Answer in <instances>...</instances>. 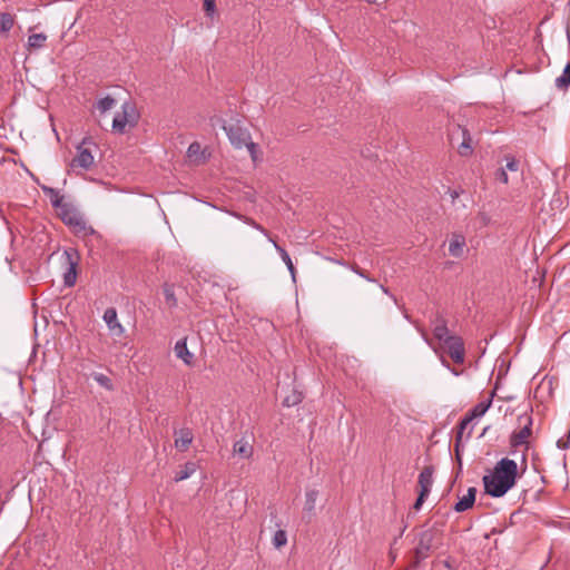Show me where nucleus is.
I'll use <instances>...</instances> for the list:
<instances>
[{
	"mask_svg": "<svg viewBox=\"0 0 570 570\" xmlns=\"http://www.w3.org/2000/svg\"><path fill=\"white\" fill-rule=\"evenodd\" d=\"M517 478V462L503 458L497 462L490 474L483 476L484 492L492 498H501L515 485Z\"/></svg>",
	"mask_w": 570,
	"mask_h": 570,
	"instance_id": "f257e3e1",
	"label": "nucleus"
},
{
	"mask_svg": "<svg viewBox=\"0 0 570 570\" xmlns=\"http://www.w3.org/2000/svg\"><path fill=\"white\" fill-rule=\"evenodd\" d=\"M76 150V156L69 165L70 168L73 171L90 170L95 165V153L98 150V146L92 138L85 137L81 142L77 145Z\"/></svg>",
	"mask_w": 570,
	"mask_h": 570,
	"instance_id": "f03ea898",
	"label": "nucleus"
},
{
	"mask_svg": "<svg viewBox=\"0 0 570 570\" xmlns=\"http://www.w3.org/2000/svg\"><path fill=\"white\" fill-rule=\"evenodd\" d=\"M59 217L61 220L75 228V232L77 234L82 233L83 236L87 235H94L95 230L91 226H88L83 217L80 215V213L73 207L72 204L66 203L62 207L59 209Z\"/></svg>",
	"mask_w": 570,
	"mask_h": 570,
	"instance_id": "7ed1b4c3",
	"label": "nucleus"
},
{
	"mask_svg": "<svg viewBox=\"0 0 570 570\" xmlns=\"http://www.w3.org/2000/svg\"><path fill=\"white\" fill-rule=\"evenodd\" d=\"M218 121L223 124L222 127L235 148L242 149L252 138L247 128H245L239 120L228 125H226L223 119H218Z\"/></svg>",
	"mask_w": 570,
	"mask_h": 570,
	"instance_id": "20e7f679",
	"label": "nucleus"
},
{
	"mask_svg": "<svg viewBox=\"0 0 570 570\" xmlns=\"http://www.w3.org/2000/svg\"><path fill=\"white\" fill-rule=\"evenodd\" d=\"M137 120L135 106L126 101L121 106V112H117L112 120V129L118 134H124L128 124L135 125Z\"/></svg>",
	"mask_w": 570,
	"mask_h": 570,
	"instance_id": "39448f33",
	"label": "nucleus"
},
{
	"mask_svg": "<svg viewBox=\"0 0 570 570\" xmlns=\"http://www.w3.org/2000/svg\"><path fill=\"white\" fill-rule=\"evenodd\" d=\"M63 256L66 257V262L68 264V268L63 274V283L66 286L71 287L75 285L77 279V265H78V254L75 249H66L63 252Z\"/></svg>",
	"mask_w": 570,
	"mask_h": 570,
	"instance_id": "423d86ee",
	"label": "nucleus"
},
{
	"mask_svg": "<svg viewBox=\"0 0 570 570\" xmlns=\"http://www.w3.org/2000/svg\"><path fill=\"white\" fill-rule=\"evenodd\" d=\"M441 346L455 363L461 364L464 362V345L461 337L453 335Z\"/></svg>",
	"mask_w": 570,
	"mask_h": 570,
	"instance_id": "0eeeda50",
	"label": "nucleus"
},
{
	"mask_svg": "<svg viewBox=\"0 0 570 570\" xmlns=\"http://www.w3.org/2000/svg\"><path fill=\"white\" fill-rule=\"evenodd\" d=\"M520 421L524 422V425L511 435V445L514 448L521 446L527 443L531 434L532 419L528 415L520 416Z\"/></svg>",
	"mask_w": 570,
	"mask_h": 570,
	"instance_id": "6e6552de",
	"label": "nucleus"
},
{
	"mask_svg": "<svg viewBox=\"0 0 570 570\" xmlns=\"http://www.w3.org/2000/svg\"><path fill=\"white\" fill-rule=\"evenodd\" d=\"M175 446L179 451H186L194 440V435L190 429L181 428L175 431Z\"/></svg>",
	"mask_w": 570,
	"mask_h": 570,
	"instance_id": "1a4fd4ad",
	"label": "nucleus"
},
{
	"mask_svg": "<svg viewBox=\"0 0 570 570\" xmlns=\"http://www.w3.org/2000/svg\"><path fill=\"white\" fill-rule=\"evenodd\" d=\"M433 473L434 469L433 466L429 465L425 466L421 473L419 474V487L420 492H424L430 494L432 485H433Z\"/></svg>",
	"mask_w": 570,
	"mask_h": 570,
	"instance_id": "9d476101",
	"label": "nucleus"
},
{
	"mask_svg": "<svg viewBox=\"0 0 570 570\" xmlns=\"http://www.w3.org/2000/svg\"><path fill=\"white\" fill-rule=\"evenodd\" d=\"M465 247V237L461 234L454 233L451 237L450 244H449V253L451 256L455 258H460L463 256Z\"/></svg>",
	"mask_w": 570,
	"mask_h": 570,
	"instance_id": "9b49d317",
	"label": "nucleus"
},
{
	"mask_svg": "<svg viewBox=\"0 0 570 570\" xmlns=\"http://www.w3.org/2000/svg\"><path fill=\"white\" fill-rule=\"evenodd\" d=\"M174 351L176 356L183 360L186 365H190L193 363L194 355L187 347L186 338L178 340L175 344Z\"/></svg>",
	"mask_w": 570,
	"mask_h": 570,
	"instance_id": "f8f14e48",
	"label": "nucleus"
},
{
	"mask_svg": "<svg viewBox=\"0 0 570 570\" xmlns=\"http://www.w3.org/2000/svg\"><path fill=\"white\" fill-rule=\"evenodd\" d=\"M476 489L469 488L468 493L463 495L454 505L456 512H464L473 507L475 501Z\"/></svg>",
	"mask_w": 570,
	"mask_h": 570,
	"instance_id": "ddd939ff",
	"label": "nucleus"
},
{
	"mask_svg": "<svg viewBox=\"0 0 570 570\" xmlns=\"http://www.w3.org/2000/svg\"><path fill=\"white\" fill-rule=\"evenodd\" d=\"M41 189L49 197L51 206L55 209L58 210L60 207H62L66 204L65 197L59 193L58 189L46 186V185H42Z\"/></svg>",
	"mask_w": 570,
	"mask_h": 570,
	"instance_id": "4468645a",
	"label": "nucleus"
},
{
	"mask_svg": "<svg viewBox=\"0 0 570 570\" xmlns=\"http://www.w3.org/2000/svg\"><path fill=\"white\" fill-rule=\"evenodd\" d=\"M432 547V534L430 532L422 533L416 547V554L425 558Z\"/></svg>",
	"mask_w": 570,
	"mask_h": 570,
	"instance_id": "2eb2a0df",
	"label": "nucleus"
},
{
	"mask_svg": "<svg viewBox=\"0 0 570 570\" xmlns=\"http://www.w3.org/2000/svg\"><path fill=\"white\" fill-rule=\"evenodd\" d=\"M318 498V490L307 489L305 492L304 512L308 515L314 514L316 500Z\"/></svg>",
	"mask_w": 570,
	"mask_h": 570,
	"instance_id": "dca6fc26",
	"label": "nucleus"
},
{
	"mask_svg": "<svg viewBox=\"0 0 570 570\" xmlns=\"http://www.w3.org/2000/svg\"><path fill=\"white\" fill-rule=\"evenodd\" d=\"M233 452L243 459H248L253 454V448L248 444V442L238 440L234 443Z\"/></svg>",
	"mask_w": 570,
	"mask_h": 570,
	"instance_id": "f3484780",
	"label": "nucleus"
},
{
	"mask_svg": "<svg viewBox=\"0 0 570 570\" xmlns=\"http://www.w3.org/2000/svg\"><path fill=\"white\" fill-rule=\"evenodd\" d=\"M459 130H461V135H462V142L460 144L459 146V154L461 156H469L472 154V146H471V137H470V134L466 129L464 128H461L460 126L458 127Z\"/></svg>",
	"mask_w": 570,
	"mask_h": 570,
	"instance_id": "a211bd4d",
	"label": "nucleus"
},
{
	"mask_svg": "<svg viewBox=\"0 0 570 570\" xmlns=\"http://www.w3.org/2000/svg\"><path fill=\"white\" fill-rule=\"evenodd\" d=\"M196 469H197V466L194 462H187L178 472H176L174 480L176 482L186 480V479L190 478L196 472Z\"/></svg>",
	"mask_w": 570,
	"mask_h": 570,
	"instance_id": "6ab92c4d",
	"label": "nucleus"
},
{
	"mask_svg": "<svg viewBox=\"0 0 570 570\" xmlns=\"http://www.w3.org/2000/svg\"><path fill=\"white\" fill-rule=\"evenodd\" d=\"M275 249L278 252L282 261L284 262V264L286 265L287 269L289 271L293 279H295V273H296V269L294 267V264L292 262V258L291 256L288 255V253L282 247L279 246L276 242L273 244Z\"/></svg>",
	"mask_w": 570,
	"mask_h": 570,
	"instance_id": "aec40b11",
	"label": "nucleus"
},
{
	"mask_svg": "<svg viewBox=\"0 0 570 570\" xmlns=\"http://www.w3.org/2000/svg\"><path fill=\"white\" fill-rule=\"evenodd\" d=\"M91 379L101 387H104L107 391L114 390L112 381L109 376L102 373L94 372L91 373Z\"/></svg>",
	"mask_w": 570,
	"mask_h": 570,
	"instance_id": "412c9836",
	"label": "nucleus"
},
{
	"mask_svg": "<svg viewBox=\"0 0 570 570\" xmlns=\"http://www.w3.org/2000/svg\"><path fill=\"white\" fill-rule=\"evenodd\" d=\"M570 86V62L566 65L562 73L556 79V87L564 90Z\"/></svg>",
	"mask_w": 570,
	"mask_h": 570,
	"instance_id": "4be33fe9",
	"label": "nucleus"
},
{
	"mask_svg": "<svg viewBox=\"0 0 570 570\" xmlns=\"http://www.w3.org/2000/svg\"><path fill=\"white\" fill-rule=\"evenodd\" d=\"M452 336L453 334L450 333L449 328L445 326V323H442L434 328V337L441 345Z\"/></svg>",
	"mask_w": 570,
	"mask_h": 570,
	"instance_id": "5701e85b",
	"label": "nucleus"
},
{
	"mask_svg": "<svg viewBox=\"0 0 570 570\" xmlns=\"http://www.w3.org/2000/svg\"><path fill=\"white\" fill-rule=\"evenodd\" d=\"M47 40V36L45 33H33L28 38V47L30 49H40L43 47Z\"/></svg>",
	"mask_w": 570,
	"mask_h": 570,
	"instance_id": "b1692460",
	"label": "nucleus"
},
{
	"mask_svg": "<svg viewBox=\"0 0 570 570\" xmlns=\"http://www.w3.org/2000/svg\"><path fill=\"white\" fill-rule=\"evenodd\" d=\"M14 24V19L10 13H0V32H9Z\"/></svg>",
	"mask_w": 570,
	"mask_h": 570,
	"instance_id": "393cba45",
	"label": "nucleus"
},
{
	"mask_svg": "<svg viewBox=\"0 0 570 570\" xmlns=\"http://www.w3.org/2000/svg\"><path fill=\"white\" fill-rule=\"evenodd\" d=\"M164 295L166 303L169 306H176L177 305V297L175 292V285L173 284H165L164 285Z\"/></svg>",
	"mask_w": 570,
	"mask_h": 570,
	"instance_id": "a878e982",
	"label": "nucleus"
},
{
	"mask_svg": "<svg viewBox=\"0 0 570 570\" xmlns=\"http://www.w3.org/2000/svg\"><path fill=\"white\" fill-rule=\"evenodd\" d=\"M490 406L491 400H489L488 402H481L472 409L469 416H472V420H474L475 417H481L482 415H484V413L489 410Z\"/></svg>",
	"mask_w": 570,
	"mask_h": 570,
	"instance_id": "bb28decb",
	"label": "nucleus"
},
{
	"mask_svg": "<svg viewBox=\"0 0 570 570\" xmlns=\"http://www.w3.org/2000/svg\"><path fill=\"white\" fill-rule=\"evenodd\" d=\"M116 104V100L110 96L104 97L97 101V109L104 114L110 110Z\"/></svg>",
	"mask_w": 570,
	"mask_h": 570,
	"instance_id": "cd10ccee",
	"label": "nucleus"
},
{
	"mask_svg": "<svg viewBox=\"0 0 570 570\" xmlns=\"http://www.w3.org/2000/svg\"><path fill=\"white\" fill-rule=\"evenodd\" d=\"M287 543V534L284 530H277L273 537V546L276 549L284 547Z\"/></svg>",
	"mask_w": 570,
	"mask_h": 570,
	"instance_id": "c85d7f7f",
	"label": "nucleus"
},
{
	"mask_svg": "<svg viewBox=\"0 0 570 570\" xmlns=\"http://www.w3.org/2000/svg\"><path fill=\"white\" fill-rule=\"evenodd\" d=\"M303 396L299 392L294 391L283 400V405L286 407L294 406L302 401Z\"/></svg>",
	"mask_w": 570,
	"mask_h": 570,
	"instance_id": "c756f323",
	"label": "nucleus"
},
{
	"mask_svg": "<svg viewBox=\"0 0 570 570\" xmlns=\"http://www.w3.org/2000/svg\"><path fill=\"white\" fill-rule=\"evenodd\" d=\"M109 332L114 336H120L124 333L121 323H107Z\"/></svg>",
	"mask_w": 570,
	"mask_h": 570,
	"instance_id": "7c9ffc66",
	"label": "nucleus"
},
{
	"mask_svg": "<svg viewBox=\"0 0 570 570\" xmlns=\"http://www.w3.org/2000/svg\"><path fill=\"white\" fill-rule=\"evenodd\" d=\"M244 147L247 148L252 159L255 161L257 159L258 145L253 142L250 138Z\"/></svg>",
	"mask_w": 570,
	"mask_h": 570,
	"instance_id": "2f4dec72",
	"label": "nucleus"
},
{
	"mask_svg": "<svg viewBox=\"0 0 570 570\" xmlns=\"http://www.w3.org/2000/svg\"><path fill=\"white\" fill-rule=\"evenodd\" d=\"M505 171L517 173L519 170V161L514 157H507Z\"/></svg>",
	"mask_w": 570,
	"mask_h": 570,
	"instance_id": "473e14b6",
	"label": "nucleus"
},
{
	"mask_svg": "<svg viewBox=\"0 0 570 570\" xmlns=\"http://www.w3.org/2000/svg\"><path fill=\"white\" fill-rule=\"evenodd\" d=\"M495 179L502 184H508L509 181V177H508V174L505 171V168L501 167L499 169H497L495 171Z\"/></svg>",
	"mask_w": 570,
	"mask_h": 570,
	"instance_id": "72a5a7b5",
	"label": "nucleus"
},
{
	"mask_svg": "<svg viewBox=\"0 0 570 570\" xmlns=\"http://www.w3.org/2000/svg\"><path fill=\"white\" fill-rule=\"evenodd\" d=\"M204 10L207 16H213L216 10L215 0H204Z\"/></svg>",
	"mask_w": 570,
	"mask_h": 570,
	"instance_id": "f704fd0d",
	"label": "nucleus"
},
{
	"mask_svg": "<svg viewBox=\"0 0 570 570\" xmlns=\"http://www.w3.org/2000/svg\"><path fill=\"white\" fill-rule=\"evenodd\" d=\"M472 416H465L464 419H462V421L460 422V431L458 433V440H460L462 438V434H463V431L472 423Z\"/></svg>",
	"mask_w": 570,
	"mask_h": 570,
	"instance_id": "c9c22d12",
	"label": "nucleus"
},
{
	"mask_svg": "<svg viewBox=\"0 0 570 570\" xmlns=\"http://www.w3.org/2000/svg\"><path fill=\"white\" fill-rule=\"evenodd\" d=\"M102 321H117V311L114 307H109L105 311Z\"/></svg>",
	"mask_w": 570,
	"mask_h": 570,
	"instance_id": "e433bc0d",
	"label": "nucleus"
},
{
	"mask_svg": "<svg viewBox=\"0 0 570 570\" xmlns=\"http://www.w3.org/2000/svg\"><path fill=\"white\" fill-rule=\"evenodd\" d=\"M428 495H429L428 493L420 492L417 499L414 502L413 508L415 510H420L422 504H423V502H424V500L428 498Z\"/></svg>",
	"mask_w": 570,
	"mask_h": 570,
	"instance_id": "4c0bfd02",
	"label": "nucleus"
},
{
	"mask_svg": "<svg viewBox=\"0 0 570 570\" xmlns=\"http://www.w3.org/2000/svg\"><path fill=\"white\" fill-rule=\"evenodd\" d=\"M253 228H255V229L259 230L262 234H264L272 244L275 243V240L272 238L269 233L258 223L255 222V224L253 225Z\"/></svg>",
	"mask_w": 570,
	"mask_h": 570,
	"instance_id": "58836bf2",
	"label": "nucleus"
},
{
	"mask_svg": "<svg viewBox=\"0 0 570 570\" xmlns=\"http://www.w3.org/2000/svg\"><path fill=\"white\" fill-rule=\"evenodd\" d=\"M253 228H255V229L259 230L262 234H264L272 244L275 243V240L272 238L269 233L258 223L255 222V224L253 225Z\"/></svg>",
	"mask_w": 570,
	"mask_h": 570,
	"instance_id": "ea45409f",
	"label": "nucleus"
},
{
	"mask_svg": "<svg viewBox=\"0 0 570 570\" xmlns=\"http://www.w3.org/2000/svg\"><path fill=\"white\" fill-rule=\"evenodd\" d=\"M352 269H353V272H354L355 274H357L358 276H361V277L365 278L366 281H368V282H374V279H373V278H371V277L365 273V271H364V269H362V268H360V267H357V266H354Z\"/></svg>",
	"mask_w": 570,
	"mask_h": 570,
	"instance_id": "a19ab883",
	"label": "nucleus"
},
{
	"mask_svg": "<svg viewBox=\"0 0 570 570\" xmlns=\"http://www.w3.org/2000/svg\"><path fill=\"white\" fill-rule=\"evenodd\" d=\"M243 222L246 223L247 225L252 226L255 224V220L250 217H242Z\"/></svg>",
	"mask_w": 570,
	"mask_h": 570,
	"instance_id": "79ce46f5",
	"label": "nucleus"
},
{
	"mask_svg": "<svg viewBox=\"0 0 570 570\" xmlns=\"http://www.w3.org/2000/svg\"><path fill=\"white\" fill-rule=\"evenodd\" d=\"M199 148V145L198 144H191L188 148V153L191 154V153H195L197 149Z\"/></svg>",
	"mask_w": 570,
	"mask_h": 570,
	"instance_id": "37998d69",
	"label": "nucleus"
},
{
	"mask_svg": "<svg viewBox=\"0 0 570 570\" xmlns=\"http://www.w3.org/2000/svg\"><path fill=\"white\" fill-rule=\"evenodd\" d=\"M380 287L384 294H386V295L391 296L393 299H395L394 296L390 293V289L387 287H385L383 285H380Z\"/></svg>",
	"mask_w": 570,
	"mask_h": 570,
	"instance_id": "c03bdc74",
	"label": "nucleus"
},
{
	"mask_svg": "<svg viewBox=\"0 0 570 570\" xmlns=\"http://www.w3.org/2000/svg\"><path fill=\"white\" fill-rule=\"evenodd\" d=\"M33 331L37 333V323H35Z\"/></svg>",
	"mask_w": 570,
	"mask_h": 570,
	"instance_id": "a18cd8bd",
	"label": "nucleus"
},
{
	"mask_svg": "<svg viewBox=\"0 0 570 570\" xmlns=\"http://www.w3.org/2000/svg\"><path fill=\"white\" fill-rule=\"evenodd\" d=\"M215 287H216V285H212V288H215ZM217 289H220V287H219V286H217Z\"/></svg>",
	"mask_w": 570,
	"mask_h": 570,
	"instance_id": "49530a36",
	"label": "nucleus"
}]
</instances>
